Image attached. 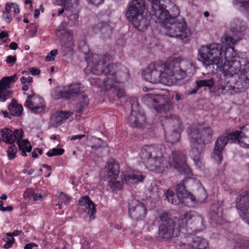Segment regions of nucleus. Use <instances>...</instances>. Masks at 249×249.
<instances>
[{
    "mask_svg": "<svg viewBox=\"0 0 249 249\" xmlns=\"http://www.w3.org/2000/svg\"><path fill=\"white\" fill-rule=\"evenodd\" d=\"M232 35L225 33L222 38V42L226 45L224 47L222 44L213 43L202 46L198 50L197 59L206 68L216 65L217 68H222L224 71V77H232L237 74L246 76L244 80L245 84H249V61L247 58H241L237 55L233 45L242 39V34L237 28L231 27ZM196 85L198 88L203 87L214 89L219 94L229 93L231 86L226 82L225 77H220L216 82L213 78L196 81Z\"/></svg>",
    "mask_w": 249,
    "mask_h": 249,
    "instance_id": "obj_1",
    "label": "nucleus"
},
{
    "mask_svg": "<svg viewBox=\"0 0 249 249\" xmlns=\"http://www.w3.org/2000/svg\"><path fill=\"white\" fill-rule=\"evenodd\" d=\"M140 156L142 163L150 171L162 174L173 167L180 174L186 176L177 185L176 194L170 189L165 193V197L169 202L174 205L184 203L183 199L190 195L186 188L192 186L195 181L192 171L186 163L185 155L181 151L175 150L166 158L159 146L145 145L141 148Z\"/></svg>",
    "mask_w": 249,
    "mask_h": 249,
    "instance_id": "obj_2",
    "label": "nucleus"
},
{
    "mask_svg": "<svg viewBox=\"0 0 249 249\" xmlns=\"http://www.w3.org/2000/svg\"><path fill=\"white\" fill-rule=\"evenodd\" d=\"M142 75L146 81L153 84L161 83L172 85L185 78L187 73L180 68V62L174 59L165 63L157 61L150 64L143 71Z\"/></svg>",
    "mask_w": 249,
    "mask_h": 249,
    "instance_id": "obj_3",
    "label": "nucleus"
},
{
    "mask_svg": "<svg viewBox=\"0 0 249 249\" xmlns=\"http://www.w3.org/2000/svg\"><path fill=\"white\" fill-rule=\"evenodd\" d=\"M187 132L191 146L190 156L196 165L200 167L202 154L206 143L210 142L213 138V130L209 125L194 124L187 128Z\"/></svg>",
    "mask_w": 249,
    "mask_h": 249,
    "instance_id": "obj_4",
    "label": "nucleus"
},
{
    "mask_svg": "<svg viewBox=\"0 0 249 249\" xmlns=\"http://www.w3.org/2000/svg\"><path fill=\"white\" fill-rule=\"evenodd\" d=\"M172 5L171 13L166 9L167 14H163L161 17L154 18V21L163 25L166 29V34L170 37H176L181 39H184L191 36L190 30L187 27V23L180 15V10L178 6L171 2Z\"/></svg>",
    "mask_w": 249,
    "mask_h": 249,
    "instance_id": "obj_5",
    "label": "nucleus"
},
{
    "mask_svg": "<svg viewBox=\"0 0 249 249\" xmlns=\"http://www.w3.org/2000/svg\"><path fill=\"white\" fill-rule=\"evenodd\" d=\"M240 130L231 132L226 129L222 135L219 136L214 142L213 151L214 159L220 164L223 160V153L228 142L233 143L237 141L243 147H249V124H247L240 127Z\"/></svg>",
    "mask_w": 249,
    "mask_h": 249,
    "instance_id": "obj_6",
    "label": "nucleus"
},
{
    "mask_svg": "<svg viewBox=\"0 0 249 249\" xmlns=\"http://www.w3.org/2000/svg\"><path fill=\"white\" fill-rule=\"evenodd\" d=\"M145 9L144 0H132L127 5L125 12L127 19L138 31L146 30L150 23V20L143 16Z\"/></svg>",
    "mask_w": 249,
    "mask_h": 249,
    "instance_id": "obj_7",
    "label": "nucleus"
},
{
    "mask_svg": "<svg viewBox=\"0 0 249 249\" xmlns=\"http://www.w3.org/2000/svg\"><path fill=\"white\" fill-rule=\"evenodd\" d=\"M165 141L171 144L179 141L183 127L179 117L175 115L165 116L161 120Z\"/></svg>",
    "mask_w": 249,
    "mask_h": 249,
    "instance_id": "obj_8",
    "label": "nucleus"
},
{
    "mask_svg": "<svg viewBox=\"0 0 249 249\" xmlns=\"http://www.w3.org/2000/svg\"><path fill=\"white\" fill-rule=\"evenodd\" d=\"M125 68L120 63L110 64V100L120 99L125 96V92L124 83L121 81V77L124 74L122 70Z\"/></svg>",
    "mask_w": 249,
    "mask_h": 249,
    "instance_id": "obj_9",
    "label": "nucleus"
},
{
    "mask_svg": "<svg viewBox=\"0 0 249 249\" xmlns=\"http://www.w3.org/2000/svg\"><path fill=\"white\" fill-rule=\"evenodd\" d=\"M177 223L180 231L184 234H192L205 228L203 217L199 215L192 214L191 213H185L179 216Z\"/></svg>",
    "mask_w": 249,
    "mask_h": 249,
    "instance_id": "obj_10",
    "label": "nucleus"
},
{
    "mask_svg": "<svg viewBox=\"0 0 249 249\" xmlns=\"http://www.w3.org/2000/svg\"><path fill=\"white\" fill-rule=\"evenodd\" d=\"M2 137L5 139V142L7 143H17L20 154L22 156H26V151L31 152L32 147L27 140H22L23 132L21 129H15L14 131L9 128H4L0 130Z\"/></svg>",
    "mask_w": 249,
    "mask_h": 249,
    "instance_id": "obj_11",
    "label": "nucleus"
},
{
    "mask_svg": "<svg viewBox=\"0 0 249 249\" xmlns=\"http://www.w3.org/2000/svg\"><path fill=\"white\" fill-rule=\"evenodd\" d=\"M142 101L148 107H154L158 113H166L172 108L171 104L160 94L146 93L142 97Z\"/></svg>",
    "mask_w": 249,
    "mask_h": 249,
    "instance_id": "obj_12",
    "label": "nucleus"
},
{
    "mask_svg": "<svg viewBox=\"0 0 249 249\" xmlns=\"http://www.w3.org/2000/svg\"><path fill=\"white\" fill-rule=\"evenodd\" d=\"M63 95L64 98L67 100L72 99L81 95V104L77 112L81 113L85 107H87L89 104V99L86 94L84 93V87L82 86L80 83L72 84L63 88Z\"/></svg>",
    "mask_w": 249,
    "mask_h": 249,
    "instance_id": "obj_13",
    "label": "nucleus"
},
{
    "mask_svg": "<svg viewBox=\"0 0 249 249\" xmlns=\"http://www.w3.org/2000/svg\"><path fill=\"white\" fill-rule=\"evenodd\" d=\"M147 213L145 205L142 202L136 200H130L128 203V214L129 217L136 220H143Z\"/></svg>",
    "mask_w": 249,
    "mask_h": 249,
    "instance_id": "obj_14",
    "label": "nucleus"
},
{
    "mask_svg": "<svg viewBox=\"0 0 249 249\" xmlns=\"http://www.w3.org/2000/svg\"><path fill=\"white\" fill-rule=\"evenodd\" d=\"M109 56L105 55L100 56L94 54L90 64L91 72L94 74H104L107 76L109 73Z\"/></svg>",
    "mask_w": 249,
    "mask_h": 249,
    "instance_id": "obj_15",
    "label": "nucleus"
},
{
    "mask_svg": "<svg viewBox=\"0 0 249 249\" xmlns=\"http://www.w3.org/2000/svg\"><path fill=\"white\" fill-rule=\"evenodd\" d=\"M236 207L240 216L249 225V190L241 193L236 198Z\"/></svg>",
    "mask_w": 249,
    "mask_h": 249,
    "instance_id": "obj_16",
    "label": "nucleus"
},
{
    "mask_svg": "<svg viewBox=\"0 0 249 249\" xmlns=\"http://www.w3.org/2000/svg\"><path fill=\"white\" fill-rule=\"evenodd\" d=\"M176 221H169L168 223L160 224L159 227L157 239L160 241H169L177 235L178 229L176 230Z\"/></svg>",
    "mask_w": 249,
    "mask_h": 249,
    "instance_id": "obj_17",
    "label": "nucleus"
},
{
    "mask_svg": "<svg viewBox=\"0 0 249 249\" xmlns=\"http://www.w3.org/2000/svg\"><path fill=\"white\" fill-rule=\"evenodd\" d=\"M146 120V117L143 112L139 109L138 102L131 105V112L129 118L130 125L133 127L141 128Z\"/></svg>",
    "mask_w": 249,
    "mask_h": 249,
    "instance_id": "obj_18",
    "label": "nucleus"
},
{
    "mask_svg": "<svg viewBox=\"0 0 249 249\" xmlns=\"http://www.w3.org/2000/svg\"><path fill=\"white\" fill-rule=\"evenodd\" d=\"M147 1L151 6L150 16L154 21V18L159 16L162 18L163 14L167 13L166 11V4L171 2L170 0H147Z\"/></svg>",
    "mask_w": 249,
    "mask_h": 249,
    "instance_id": "obj_19",
    "label": "nucleus"
},
{
    "mask_svg": "<svg viewBox=\"0 0 249 249\" xmlns=\"http://www.w3.org/2000/svg\"><path fill=\"white\" fill-rule=\"evenodd\" d=\"M123 183L127 184H134L142 182L145 178V176L138 170L127 168L121 175Z\"/></svg>",
    "mask_w": 249,
    "mask_h": 249,
    "instance_id": "obj_20",
    "label": "nucleus"
},
{
    "mask_svg": "<svg viewBox=\"0 0 249 249\" xmlns=\"http://www.w3.org/2000/svg\"><path fill=\"white\" fill-rule=\"evenodd\" d=\"M27 98L26 100L25 106L29 107L32 112L36 113H42L45 108L43 104V100L42 98L36 95L35 93L29 95L26 93Z\"/></svg>",
    "mask_w": 249,
    "mask_h": 249,
    "instance_id": "obj_21",
    "label": "nucleus"
},
{
    "mask_svg": "<svg viewBox=\"0 0 249 249\" xmlns=\"http://www.w3.org/2000/svg\"><path fill=\"white\" fill-rule=\"evenodd\" d=\"M223 201H218L214 204L210 213V218L212 222L216 224L222 225L226 222L225 217L223 213Z\"/></svg>",
    "mask_w": 249,
    "mask_h": 249,
    "instance_id": "obj_22",
    "label": "nucleus"
},
{
    "mask_svg": "<svg viewBox=\"0 0 249 249\" xmlns=\"http://www.w3.org/2000/svg\"><path fill=\"white\" fill-rule=\"evenodd\" d=\"M80 205L85 206V212L89 215L90 220H93L95 218V214L96 212L95 204L90 199L88 196H82L79 200Z\"/></svg>",
    "mask_w": 249,
    "mask_h": 249,
    "instance_id": "obj_23",
    "label": "nucleus"
},
{
    "mask_svg": "<svg viewBox=\"0 0 249 249\" xmlns=\"http://www.w3.org/2000/svg\"><path fill=\"white\" fill-rule=\"evenodd\" d=\"M80 205L85 206V212L89 215L90 220H93L95 218V214L96 212L95 204L90 199L88 196H82L79 200Z\"/></svg>",
    "mask_w": 249,
    "mask_h": 249,
    "instance_id": "obj_24",
    "label": "nucleus"
},
{
    "mask_svg": "<svg viewBox=\"0 0 249 249\" xmlns=\"http://www.w3.org/2000/svg\"><path fill=\"white\" fill-rule=\"evenodd\" d=\"M70 116L67 112H58L53 115L51 118L50 124L48 128L57 127L62 124Z\"/></svg>",
    "mask_w": 249,
    "mask_h": 249,
    "instance_id": "obj_25",
    "label": "nucleus"
},
{
    "mask_svg": "<svg viewBox=\"0 0 249 249\" xmlns=\"http://www.w3.org/2000/svg\"><path fill=\"white\" fill-rule=\"evenodd\" d=\"M10 82L6 77L2 78L0 80V101L5 102L7 99L10 97L11 92L9 89L10 88Z\"/></svg>",
    "mask_w": 249,
    "mask_h": 249,
    "instance_id": "obj_26",
    "label": "nucleus"
},
{
    "mask_svg": "<svg viewBox=\"0 0 249 249\" xmlns=\"http://www.w3.org/2000/svg\"><path fill=\"white\" fill-rule=\"evenodd\" d=\"M60 51L63 55H66L69 53L71 52L74 46L72 36L69 34L66 35L62 39Z\"/></svg>",
    "mask_w": 249,
    "mask_h": 249,
    "instance_id": "obj_27",
    "label": "nucleus"
},
{
    "mask_svg": "<svg viewBox=\"0 0 249 249\" xmlns=\"http://www.w3.org/2000/svg\"><path fill=\"white\" fill-rule=\"evenodd\" d=\"M232 3L237 9L247 16L249 20V0H233Z\"/></svg>",
    "mask_w": 249,
    "mask_h": 249,
    "instance_id": "obj_28",
    "label": "nucleus"
},
{
    "mask_svg": "<svg viewBox=\"0 0 249 249\" xmlns=\"http://www.w3.org/2000/svg\"><path fill=\"white\" fill-rule=\"evenodd\" d=\"M23 107L21 105L18 104L17 101L13 99L8 106L10 114L12 116L19 117L22 114Z\"/></svg>",
    "mask_w": 249,
    "mask_h": 249,
    "instance_id": "obj_29",
    "label": "nucleus"
},
{
    "mask_svg": "<svg viewBox=\"0 0 249 249\" xmlns=\"http://www.w3.org/2000/svg\"><path fill=\"white\" fill-rule=\"evenodd\" d=\"M208 245V241L204 238L198 236L192 238V246L194 249H206Z\"/></svg>",
    "mask_w": 249,
    "mask_h": 249,
    "instance_id": "obj_30",
    "label": "nucleus"
},
{
    "mask_svg": "<svg viewBox=\"0 0 249 249\" xmlns=\"http://www.w3.org/2000/svg\"><path fill=\"white\" fill-rule=\"evenodd\" d=\"M178 228V231L177 235H175V238H177L174 241V243L177 246L181 247L182 249H185L187 246H189L188 244L187 243V234H184L180 231V228Z\"/></svg>",
    "mask_w": 249,
    "mask_h": 249,
    "instance_id": "obj_31",
    "label": "nucleus"
},
{
    "mask_svg": "<svg viewBox=\"0 0 249 249\" xmlns=\"http://www.w3.org/2000/svg\"><path fill=\"white\" fill-rule=\"evenodd\" d=\"M234 249H249V240L241 235H237L233 238Z\"/></svg>",
    "mask_w": 249,
    "mask_h": 249,
    "instance_id": "obj_32",
    "label": "nucleus"
},
{
    "mask_svg": "<svg viewBox=\"0 0 249 249\" xmlns=\"http://www.w3.org/2000/svg\"><path fill=\"white\" fill-rule=\"evenodd\" d=\"M120 166L118 163L113 159H110V178L113 176L114 179H117L120 174Z\"/></svg>",
    "mask_w": 249,
    "mask_h": 249,
    "instance_id": "obj_33",
    "label": "nucleus"
},
{
    "mask_svg": "<svg viewBox=\"0 0 249 249\" xmlns=\"http://www.w3.org/2000/svg\"><path fill=\"white\" fill-rule=\"evenodd\" d=\"M79 0H56L59 5L63 6L65 9L70 10L74 5H78Z\"/></svg>",
    "mask_w": 249,
    "mask_h": 249,
    "instance_id": "obj_34",
    "label": "nucleus"
},
{
    "mask_svg": "<svg viewBox=\"0 0 249 249\" xmlns=\"http://www.w3.org/2000/svg\"><path fill=\"white\" fill-rule=\"evenodd\" d=\"M14 143H10V145L8 147L7 151L8 158L10 160H13L16 158V154L17 151V147Z\"/></svg>",
    "mask_w": 249,
    "mask_h": 249,
    "instance_id": "obj_35",
    "label": "nucleus"
},
{
    "mask_svg": "<svg viewBox=\"0 0 249 249\" xmlns=\"http://www.w3.org/2000/svg\"><path fill=\"white\" fill-rule=\"evenodd\" d=\"M100 177L102 180L107 181V185H108L109 180L107 179L109 178V165H106L101 170Z\"/></svg>",
    "mask_w": 249,
    "mask_h": 249,
    "instance_id": "obj_36",
    "label": "nucleus"
},
{
    "mask_svg": "<svg viewBox=\"0 0 249 249\" xmlns=\"http://www.w3.org/2000/svg\"><path fill=\"white\" fill-rule=\"evenodd\" d=\"M123 185L119 181L115 182L110 180V188L112 190L113 192H116L123 189Z\"/></svg>",
    "mask_w": 249,
    "mask_h": 249,
    "instance_id": "obj_37",
    "label": "nucleus"
},
{
    "mask_svg": "<svg viewBox=\"0 0 249 249\" xmlns=\"http://www.w3.org/2000/svg\"><path fill=\"white\" fill-rule=\"evenodd\" d=\"M63 94V90L61 91L58 88L54 89L51 91L52 97L55 100L61 97L64 98V95Z\"/></svg>",
    "mask_w": 249,
    "mask_h": 249,
    "instance_id": "obj_38",
    "label": "nucleus"
},
{
    "mask_svg": "<svg viewBox=\"0 0 249 249\" xmlns=\"http://www.w3.org/2000/svg\"><path fill=\"white\" fill-rule=\"evenodd\" d=\"M64 149L53 148L47 153V155L48 157H51L55 156L61 155L64 153Z\"/></svg>",
    "mask_w": 249,
    "mask_h": 249,
    "instance_id": "obj_39",
    "label": "nucleus"
},
{
    "mask_svg": "<svg viewBox=\"0 0 249 249\" xmlns=\"http://www.w3.org/2000/svg\"><path fill=\"white\" fill-rule=\"evenodd\" d=\"M78 18L79 15L76 13L70 15L69 16L68 24L71 27L75 25L78 22Z\"/></svg>",
    "mask_w": 249,
    "mask_h": 249,
    "instance_id": "obj_40",
    "label": "nucleus"
},
{
    "mask_svg": "<svg viewBox=\"0 0 249 249\" xmlns=\"http://www.w3.org/2000/svg\"><path fill=\"white\" fill-rule=\"evenodd\" d=\"M171 216L169 213L167 212H163L160 215V219L161 221V224L167 223L169 221H173L171 219Z\"/></svg>",
    "mask_w": 249,
    "mask_h": 249,
    "instance_id": "obj_41",
    "label": "nucleus"
},
{
    "mask_svg": "<svg viewBox=\"0 0 249 249\" xmlns=\"http://www.w3.org/2000/svg\"><path fill=\"white\" fill-rule=\"evenodd\" d=\"M58 198L59 200L62 202H64L66 205H67L71 199V197L63 192H61L60 193Z\"/></svg>",
    "mask_w": 249,
    "mask_h": 249,
    "instance_id": "obj_42",
    "label": "nucleus"
},
{
    "mask_svg": "<svg viewBox=\"0 0 249 249\" xmlns=\"http://www.w3.org/2000/svg\"><path fill=\"white\" fill-rule=\"evenodd\" d=\"M15 242V239L12 236H7L6 238V243L4 245L5 249H9L12 247Z\"/></svg>",
    "mask_w": 249,
    "mask_h": 249,
    "instance_id": "obj_43",
    "label": "nucleus"
},
{
    "mask_svg": "<svg viewBox=\"0 0 249 249\" xmlns=\"http://www.w3.org/2000/svg\"><path fill=\"white\" fill-rule=\"evenodd\" d=\"M29 71H22L23 74H28L29 72L31 73L33 75H38L40 73V71L38 69H36L35 67H32L28 69Z\"/></svg>",
    "mask_w": 249,
    "mask_h": 249,
    "instance_id": "obj_44",
    "label": "nucleus"
},
{
    "mask_svg": "<svg viewBox=\"0 0 249 249\" xmlns=\"http://www.w3.org/2000/svg\"><path fill=\"white\" fill-rule=\"evenodd\" d=\"M58 53V50L54 49L51 51V52L46 57V60L47 61H51L54 59V56Z\"/></svg>",
    "mask_w": 249,
    "mask_h": 249,
    "instance_id": "obj_45",
    "label": "nucleus"
},
{
    "mask_svg": "<svg viewBox=\"0 0 249 249\" xmlns=\"http://www.w3.org/2000/svg\"><path fill=\"white\" fill-rule=\"evenodd\" d=\"M34 190L32 189H27L23 194V197L25 199H29L33 196L34 195Z\"/></svg>",
    "mask_w": 249,
    "mask_h": 249,
    "instance_id": "obj_46",
    "label": "nucleus"
},
{
    "mask_svg": "<svg viewBox=\"0 0 249 249\" xmlns=\"http://www.w3.org/2000/svg\"><path fill=\"white\" fill-rule=\"evenodd\" d=\"M17 60V58L16 56H8L6 59V62L7 63L9 64L10 65L13 66Z\"/></svg>",
    "mask_w": 249,
    "mask_h": 249,
    "instance_id": "obj_47",
    "label": "nucleus"
},
{
    "mask_svg": "<svg viewBox=\"0 0 249 249\" xmlns=\"http://www.w3.org/2000/svg\"><path fill=\"white\" fill-rule=\"evenodd\" d=\"M20 81L23 84H25L26 83H31L33 82V78L30 76L28 77L22 76L20 78Z\"/></svg>",
    "mask_w": 249,
    "mask_h": 249,
    "instance_id": "obj_48",
    "label": "nucleus"
},
{
    "mask_svg": "<svg viewBox=\"0 0 249 249\" xmlns=\"http://www.w3.org/2000/svg\"><path fill=\"white\" fill-rule=\"evenodd\" d=\"M88 2L90 4L94 5L95 6H99L101 4L104 0H87Z\"/></svg>",
    "mask_w": 249,
    "mask_h": 249,
    "instance_id": "obj_49",
    "label": "nucleus"
},
{
    "mask_svg": "<svg viewBox=\"0 0 249 249\" xmlns=\"http://www.w3.org/2000/svg\"><path fill=\"white\" fill-rule=\"evenodd\" d=\"M21 233V231L18 230H15L13 232H8L7 233L6 235L7 236H12L13 237V236H17L19 235Z\"/></svg>",
    "mask_w": 249,
    "mask_h": 249,
    "instance_id": "obj_50",
    "label": "nucleus"
},
{
    "mask_svg": "<svg viewBox=\"0 0 249 249\" xmlns=\"http://www.w3.org/2000/svg\"><path fill=\"white\" fill-rule=\"evenodd\" d=\"M6 77L8 78L11 83L15 82L18 79V76L17 74H14L11 76H6Z\"/></svg>",
    "mask_w": 249,
    "mask_h": 249,
    "instance_id": "obj_51",
    "label": "nucleus"
},
{
    "mask_svg": "<svg viewBox=\"0 0 249 249\" xmlns=\"http://www.w3.org/2000/svg\"><path fill=\"white\" fill-rule=\"evenodd\" d=\"M84 137H85V135H73V136H71V140L74 141L76 139L80 140Z\"/></svg>",
    "mask_w": 249,
    "mask_h": 249,
    "instance_id": "obj_52",
    "label": "nucleus"
},
{
    "mask_svg": "<svg viewBox=\"0 0 249 249\" xmlns=\"http://www.w3.org/2000/svg\"><path fill=\"white\" fill-rule=\"evenodd\" d=\"M33 198L34 200L37 201L38 200L42 198V195L40 194H39V193L36 194V193H35V192H34Z\"/></svg>",
    "mask_w": 249,
    "mask_h": 249,
    "instance_id": "obj_53",
    "label": "nucleus"
},
{
    "mask_svg": "<svg viewBox=\"0 0 249 249\" xmlns=\"http://www.w3.org/2000/svg\"><path fill=\"white\" fill-rule=\"evenodd\" d=\"M37 246V245L34 243H29L25 246L24 249H32L33 247Z\"/></svg>",
    "mask_w": 249,
    "mask_h": 249,
    "instance_id": "obj_54",
    "label": "nucleus"
},
{
    "mask_svg": "<svg viewBox=\"0 0 249 249\" xmlns=\"http://www.w3.org/2000/svg\"><path fill=\"white\" fill-rule=\"evenodd\" d=\"M11 5H12V8L14 9V12L16 14H18L19 13V9L18 8V6L17 4L12 3Z\"/></svg>",
    "mask_w": 249,
    "mask_h": 249,
    "instance_id": "obj_55",
    "label": "nucleus"
},
{
    "mask_svg": "<svg viewBox=\"0 0 249 249\" xmlns=\"http://www.w3.org/2000/svg\"><path fill=\"white\" fill-rule=\"evenodd\" d=\"M12 8V5L9 4L7 3L5 5V10L6 14H9L11 9Z\"/></svg>",
    "mask_w": 249,
    "mask_h": 249,
    "instance_id": "obj_56",
    "label": "nucleus"
},
{
    "mask_svg": "<svg viewBox=\"0 0 249 249\" xmlns=\"http://www.w3.org/2000/svg\"><path fill=\"white\" fill-rule=\"evenodd\" d=\"M200 89V88H198L197 87V85H196V86L192 90H191L189 92V94H195L196 93V92L198 91V90Z\"/></svg>",
    "mask_w": 249,
    "mask_h": 249,
    "instance_id": "obj_57",
    "label": "nucleus"
},
{
    "mask_svg": "<svg viewBox=\"0 0 249 249\" xmlns=\"http://www.w3.org/2000/svg\"><path fill=\"white\" fill-rule=\"evenodd\" d=\"M8 36V34L7 32L4 31H1L0 33V39H3L5 37H7Z\"/></svg>",
    "mask_w": 249,
    "mask_h": 249,
    "instance_id": "obj_58",
    "label": "nucleus"
},
{
    "mask_svg": "<svg viewBox=\"0 0 249 249\" xmlns=\"http://www.w3.org/2000/svg\"><path fill=\"white\" fill-rule=\"evenodd\" d=\"M9 48L11 49V50H15L17 49L18 48V45L15 42H12L11 44H10L9 45Z\"/></svg>",
    "mask_w": 249,
    "mask_h": 249,
    "instance_id": "obj_59",
    "label": "nucleus"
},
{
    "mask_svg": "<svg viewBox=\"0 0 249 249\" xmlns=\"http://www.w3.org/2000/svg\"><path fill=\"white\" fill-rule=\"evenodd\" d=\"M4 18L8 23H9L12 19V17L10 13L7 14L6 16L4 17Z\"/></svg>",
    "mask_w": 249,
    "mask_h": 249,
    "instance_id": "obj_60",
    "label": "nucleus"
},
{
    "mask_svg": "<svg viewBox=\"0 0 249 249\" xmlns=\"http://www.w3.org/2000/svg\"><path fill=\"white\" fill-rule=\"evenodd\" d=\"M90 246L89 245V243L87 241H85L83 243V245L82 246V249H89Z\"/></svg>",
    "mask_w": 249,
    "mask_h": 249,
    "instance_id": "obj_61",
    "label": "nucleus"
},
{
    "mask_svg": "<svg viewBox=\"0 0 249 249\" xmlns=\"http://www.w3.org/2000/svg\"><path fill=\"white\" fill-rule=\"evenodd\" d=\"M13 209V207L12 206H8L6 207H4L3 209H1V211H11Z\"/></svg>",
    "mask_w": 249,
    "mask_h": 249,
    "instance_id": "obj_62",
    "label": "nucleus"
},
{
    "mask_svg": "<svg viewBox=\"0 0 249 249\" xmlns=\"http://www.w3.org/2000/svg\"><path fill=\"white\" fill-rule=\"evenodd\" d=\"M39 15H40L39 10L37 9H36L35 10V13H34V18H37L38 17V16H39Z\"/></svg>",
    "mask_w": 249,
    "mask_h": 249,
    "instance_id": "obj_63",
    "label": "nucleus"
},
{
    "mask_svg": "<svg viewBox=\"0 0 249 249\" xmlns=\"http://www.w3.org/2000/svg\"><path fill=\"white\" fill-rule=\"evenodd\" d=\"M32 157L34 158H36L37 157V151L35 148L33 152L32 153Z\"/></svg>",
    "mask_w": 249,
    "mask_h": 249,
    "instance_id": "obj_64",
    "label": "nucleus"
}]
</instances>
